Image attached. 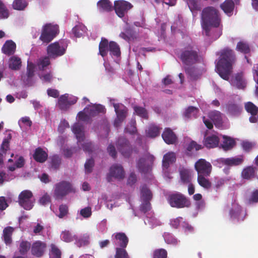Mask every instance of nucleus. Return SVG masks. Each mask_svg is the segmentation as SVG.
<instances>
[{"label": "nucleus", "mask_w": 258, "mask_h": 258, "mask_svg": "<svg viewBox=\"0 0 258 258\" xmlns=\"http://www.w3.org/2000/svg\"><path fill=\"white\" fill-rule=\"evenodd\" d=\"M221 23V18L219 11L214 7L205 8L201 14V24L207 36L217 39L222 32L218 31L216 34H213L214 28H218Z\"/></svg>", "instance_id": "nucleus-1"}, {"label": "nucleus", "mask_w": 258, "mask_h": 258, "mask_svg": "<svg viewBox=\"0 0 258 258\" xmlns=\"http://www.w3.org/2000/svg\"><path fill=\"white\" fill-rule=\"evenodd\" d=\"M236 55L234 51L226 47L221 53V57L216 65L217 72L224 80H228L232 69V65L236 61Z\"/></svg>", "instance_id": "nucleus-2"}, {"label": "nucleus", "mask_w": 258, "mask_h": 258, "mask_svg": "<svg viewBox=\"0 0 258 258\" xmlns=\"http://www.w3.org/2000/svg\"><path fill=\"white\" fill-rule=\"evenodd\" d=\"M68 45V41L65 39L51 43L47 47V54L52 58L62 56L65 53Z\"/></svg>", "instance_id": "nucleus-3"}, {"label": "nucleus", "mask_w": 258, "mask_h": 258, "mask_svg": "<svg viewBox=\"0 0 258 258\" xmlns=\"http://www.w3.org/2000/svg\"><path fill=\"white\" fill-rule=\"evenodd\" d=\"M180 59L184 64L191 66L200 62L202 57L199 55V51L191 47H187L181 52Z\"/></svg>", "instance_id": "nucleus-4"}, {"label": "nucleus", "mask_w": 258, "mask_h": 258, "mask_svg": "<svg viewBox=\"0 0 258 258\" xmlns=\"http://www.w3.org/2000/svg\"><path fill=\"white\" fill-rule=\"evenodd\" d=\"M75 192V189L69 182L61 181L55 185L54 197L56 200H62L69 193Z\"/></svg>", "instance_id": "nucleus-5"}, {"label": "nucleus", "mask_w": 258, "mask_h": 258, "mask_svg": "<svg viewBox=\"0 0 258 258\" xmlns=\"http://www.w3.org/2000/svg\"><path fill=\"white\" fill-rule=\"evenodd\" d=\"M168 202L172 207L178 209L188 208L191 205L189 200L179 192L170 195L169 196Z\"/></svg>", "instance_id": "nucleus-6"}, {"label": "nucleus", "mask_w": 258, "mask_h": 258, "mask_svg": "<svg viewBox=\"0 0 258 258\" xmlns=\"http://www.w3.org/2000/svg\"><path fill=\"white\" fill-rule=\"evenodd\" d=\"M58 32L57 25L47 24L43 27L39 39L44 43H48L55 37Z\"/></svg>", "instance_id": "nucleus-7"}, {"label": "nucleus", "mask_w": 258, "mask_h": 258, "mask_svg": "<svg viewBox=\"0 0 258 258\" xmlns=\"http://www.w3.org/2000/svg\"><path fill=\"white\" fill-rule=\"evenodd\" d=\"M33 194L29 190H24L20 192L18 197L19 205L26 210H31L34 205Z\"/></svg>", "instance_id": "nucleus-8"}, {"label": "nucleus", "mask_w": 258, "mask_h": 258, "mask_svg": "<svg viewBox=\"0 0 258 258\" xmlns=\"http://www.w3.org/2000/svg\"><path fill=\"white\" fill-rule=\"evenodd\" d=\"M113 106L116 115V117L114 121V125L116 127H118L126 117L128 109L125 106L121 103H113Z\"/></svg>", "instance_id": "nucleus-9"}, {"label": "nucleus", "mask_w": 258, "mask_h": 258, "mask_svg": "<svg viewBox=\"0 0 258 258\" xmlns=\"http://www.w3.org/2000/svg\"><path fill=\"white\" fill-rule=\"evenodd\" d=\"M116 147L122 155L125 158H129L133 153V148L127 139L120 137L116 143Z\"/></svg>", "instance_id": "nucleus-10"}, {"label": "nucleus", "mask_w": 258, "mask_h": 258, "mask_svg": "<svg viewBox=\"0 0 258 258\" xmlns=\"http://www.w3.org/2000/svg\"><path fill=\"white\" fill-rule=\"evenodd\" d=\"M195 168L198 175H205L206 176H210L212 171L211 163L205 159H199L195 164Z\"/></svg>", "instance_id": "nucleus-11"}, {"label": "nucleus", "mask_w": 258, "mask_h": 258, "mask_svg": "<svg viewBox=\"0 0 258 258\" xmlns=\"http://www.w3.org/2000/svg\"><path fill=\"white\" fill-rule=\"evenodd\" d=\"M132 7L133 5L125 1L119 0L114 2V9L116 15L120 18H123Z\"/></svg>", "instance_id": "nucleus-12"}, {"label": "nucleus", "mask_w": 258, "mask_h": 258, "mask_svg": "<svg viewBox=\"0 0 258 258\" xmlns=\"http://www.w3.org/2000/svg\"><path fill=\"white\" fill-rule=\"evenodd\" d=\"M124 175L125 172L123 167L120 164H115L110 167L109 173L107 176V180L108 182H111L112 177L118 180L122 179Z\"/></svg>", "instance_id": "nucleus-13"}, {"label": "nucleus", "mask_w": 258, "mask_h": 258, "mask_svg": "<svg viewBox=\"0 0 258 258\" xmlns=\"http://www.w3.org/2000/svg\"><path fill=\"white\" fill-rule=\"evenodd\" d=\"M244 160L243 155L230 158H221L219 159V162L227 166H237L241 165Z\"/></svg>", "instance_id": "nucleus-14"}, {"label": "nucleus", "mask_w": 258, "mask_h": 258, "mask_svg": "<svg viewBox=\"0 0 258 258\" xmlns=\"http://www.w3.org/2000/svg\"><path fill=\"white\" fill-rule=\"evenodd\" d=\"M225 109L227 114L237 116L240 114L242 107L235 101H229L225 105Z\"/></svg>", "instance_id": "nucleus-15"}, {"label": "nucleus", "mask_w": 258, "mask_h": 258, "mask_svg": "<svg viewBox=\"0 0 258 258\" xmlns=\"http://www.w3.org/2000/svg\"><path fill=\"white\" fill-rule=\"evenodd\" d=\"M47 245L46 244L40 240L33 242L31 246V253L37 257H40L44 254Z\"/></svg>", "instance_id": "nucleus-16"}, {"label": "nucleus", "mask_w": 258, "mask_h": 258, "mask_svg": "<svg viewBox=\"0 0 258 258\" xmlns=\"http://www.w3.org/2000/svg\"><path fill=\"white\" fill-rule=\"evenodd\" d=\"M84 110L90 115V117H94L100 113L104 114L106 112L105 107L101 104H95L89 107H86Z\"/></svg>", "instance_id": "nucleus-17"}, {"label": "nucleus", "mask_w": 258, "mask_h": 258, "mask_svg": "<svg viewBox=\"0 0 258 258\" xmlns=\"http://www.w3.org/2000/svg\"><path fill=\"white\" fill-rule=\"evenodd\" d=\"M113 242L119 248H125L128 243V238L124 233L118 232L114 234Z\"/></svg>", "instance_id": "nucleus-18"}, {"label": "nucleus", "mask_w": 258, "mask_h": 258, "mask_svg": "<svg viewBox=\"0 0 258 258\" xmlns=\"http://www.w3.org/2000/svg\"><path fill=\"white\" fill-rule=\"evenodd\" d=\"M162 137L164 142L168 145L175 144L177 139L175 133L170 128H165Z\"/></svg>", "instance_id": "nucleus-19"}, {"label": "nucleus", "mask_w": 258, "mask_h": 258, "mask_svg": "<svg viewBox=\"0 0 258 258\" xmlns=\"http://www.w3.org/2000/svg\"><path fill=\"white\" fill-rule=\"evenodd\" d=\"M219 141V138L217 136L213 135L205 137L203 141V144L207 148L211 149L218 147Z\"/></svg>", "instance_id": "nucleus-20"}, {"label": "nucleus", "mask_w": 258, "mask_h": 258, "mask_svg": "<svg viewBox=\"0 0 258 258\" xmlns=\"http://www.w3.org/2000/svg\"><path fill=\"white\" fill-rule=\"evenodd\" d=\"M15 228L12 226H7L3 229V239L7 245H10L13 242L12 235Z\"/></svg>", "instance_id": "nucleus-21"}, {"label": "nucleus", "mask_w": 258, "mask_h": 258, "mask_svg": "<svg viewBox=\"0 0 258 258\" xmlns=\"http://www.w3.org/2000/svg\"><path fill=\"white\" fill-rule=\"evenodd\" d=\"M33 158L37 162L43 163L48 158V154L40 147L36 148L33 154Z\"/></svg>", "instance_id": "nucleus-22"}, {"label": "nucleus", "mask_w": 258, "mask_h": 258, "mask_svg": "<svg viewBox=\"0 0 258 258\" xmlns=\"http://www.w3.org/2000/svg\"><path fill=\"white\" fill-rule=\"evenodd\" d=\"M98 11L101 13L109 12L112 11L113 6L109 0H100L97 3Z\"/></svg>", "instance_id": "nucleus-23"}, {"label": "nucleus", "mask_w": 258, "mask_h": 258, "mask_svg": "<svg viewBox=\"0 0 258 258\" xmlns=\"http://www.w3.org/2000/svg\"><path fill=\"white\" fill-rule=\"evenodd\" d=\"M16 48L15 43L12 40H9L6 41L2 48V51L4 54L9 56L15 53Z\"/></svg>", "instance_id": "nucleus-24"}, {"label": "nucleus", "mask_w": 258, "mask_h": 258, "mask_svg": "<svg viewBox=\"0 0 258 258\" xmlns=\"http://www.w3.org/2000/svg\"><path fill=\"white\" fill-rule=\"evenodd\" d=\"M72 130L78 140V143L84 140L85 135L83 131V126L82 124L80 123H75L73 126Z\"/></svg>", "instance_id": "nucleus-25"}, {"label": "nucleus", "mask_w": 258, "mask_h": 258, "mask_svg": "<svg viewBox=\"0 0 258 258\" xmlns=\"http://www.w3.org/2000/svg\"><path fill=\"white\" fill-rule=\"evenodd\" d=\"M179 175L181 182L187 184L191 182V172L190 169L184 167L179 169Z\"/></svg>", "instance_id": "nucleus-26"}, {"label": "nucleus", "mask_w": 258, "mask_h": 258, "mask_svg": "<svg viewBox=\"0 0 258 258\" xmlns=\"http://www.w3.org/2000/svg\"><path fill=\"white\" fill-rule=\"evenodd\" d=\"M234 7L235 4L233 0H225L220 5L221 9L229 16L233 14Z\"/></svg>", "instance_id": "nucleus-27"}, {"label": "nucleus", "mask_w": 258, "mask_h": 258, "mask_svg": "<svg viewBox=\"0 0 258 258\" xmlns=\"http://www.w3.org/2000/svg\"><path fill=\"white\" fill-rule=\"evenodd\" d=\"M9 68L12 70L18 71L22 66V61L20 57L17 56H11L8 62Z\"/></svg>", "instance_id": "nucleus-28"}, {"label": "nucleus", "mask_w": 258, "mask_h": 258, "mask_svg": "<svg viewBox=\"0 0 258 258\" xmlns=\"http://www.w3.org/2000/svg\"><path fill=\"white\" fill-rule=\"evenodd\" d=\"M205 175H198L197 181L199 184L205 189H210L212 186V182Z\"/></svg>", "instance_id": "nucleus-29"}, {"label": "nucleus", "mask_w": 258, "mask_h": 258, "mask_svg": "<svg viewBox=\"0 0 258 258\" xmlns=\"http://www.w3.org/2000/svg\"><path fill=\"white\" fill-rule=\"evenodd\" d=\"M176 160V156L173 152H168L163 156L162 165L165 168H168L170 164L174 162Z\"/></svg>", "instance_id": "nucleus-30"}, {"label": "nucleus", "mask_w": 258, "mask_h": 258, "mask_svg": "<svg viewBox=\"0 0 258 258\" xmlns=\"http://www.w3.org/2000/svg\"><path fill=\"white\" fill-rule=\"evenodd\" d=\"M109 43L107 39L102 38L99 45V53L102 56H105L109 51Z\"/></svg>", "instance_id": "nucleus-31"}, {"label": "nucleus", "mask_w": 258, "mask_h": 258, "mask_svg": "<svg viewBox=\"0 0 258 258\" xmlns=\"http://www.w3.org/2000/svg\"><path fill=\"white\" fill-rule=\"evenodd\" d=\"M223 138L221 147L224 151L230 150L235 145V142L233 139L226 136H223Z\"/></svg>", "instance_id": "nucleus-32"}, {"label": "nucleus", "mask_w": 258, "mask_h": 258, "mask_svg": "<svg viewBox=\"0 0 258 258\" xmlns=\"http://www.w3.org/2000/svg\"><path fill=\"white\" fill-rule=\"evenodd\" d=\"M236 50L245 54L249 53L250 52L249 44L246 41L243 40H241L237 43Z\"/></svg>", "instance_id": "nucleus-33"}, {"label": "nucleus", "mask_w": 258, "mask_h": 258, "mask_svg": "<svg viewBox=\"0 0 258 258\" xmlns=\"http://www.w3.org/2000/svg\"><path fill=\"white\" fill-rule=\"evenodd\" d=\"M255 169L254 167L251 166L244 168L241 172L242 177L247 180L253 177L255 175Z\"/></svg>", "instance_id": "nucleus-34"}, {"label": "nucleus", "mask_w": 258, "mask_h": 258, "mask_svg": "<svg viewBox=\"0 0 258 258\" xmlns=\"http://www.w3.org/2000/svg\"><path fill=\"white\" fill-rule=\"evenodd\" d=\"M233 85L238 89H244L246 86V83L243 79V75L241 73H238L235 76L233 81Z\"/></svg>", "instance_id": "nucleus-35"}, {"label": "nucleus", "mask_w": 258, "mask_h": 258, "mask_svg": "<svg viewBox=\"0 0 258 258\" xmlns=\"http://www.w3.org/2000/svg\"><path fill=\"white\" fill-rule=\"evenodd\" d=\"M58 105L62 110H67L69 108V100L68 95L66 94L61 95L58 99Z\"/></svg>", "instance_id": "nucleus-36"}, {"label": "nucleus", "mask_w": 258, "mask_h": 258, "mask_svg": "<svg viewBox=\"0 0 258 258\" xmlns=\"http://www.w3.org/2000/svg\"><path fill=\"white\" fill-rule=\"evenodd\" d=\"M208 116L215 124H221L222 123V113L219 111H212L209 113Z\"/></svg>", "instance_id": "nucleus-37"}, {"label": "nucleus", "mask_w": 258, "mask_h": 258, "mask_svg": "<svg viewBox=\"0 0 258 258\" xmlns=\"http://www.w3.org/2000/svg\"><path fill=\"white\" fill-rule=\"evenodd\" d=\"M12 139V135L8 134L7 136L4 139L1 146L0 151L7 155V152L10 151V142Z\"/></svg>", "instance_id": "nucleus-38"}, {"label": "nucleus", "mask_w": 258, "mask_h": 258, "mask_svg": "<svg viewBox=\"0 0 258 258\" xmlns=\"http://www.w3.org/2000/svg\"><path fill=\"white\" fill-rule=\"evenodd\" d=\"M109 51L111 55L117 57L119 56L121 54L120 47L117 43L114 41H110L109 42Z\"/></svg>", "instance_id": "nucleus-39"}, {"label": "nucleus", "mask_w": 258, "mask_h": 258, "mask_svg": "<svg viewBox=\"0 0 258 258\" xmlns=\"http://www.w3.org/2000/svg\"><path fill=\"white\" fill-rule=\"evenodd\" d=\"M133 109L137 115L145 119H148V112L145 108L138 105H135L133 107Z\"/></svg>", "instance_id": "nucleus-40"}, {"label": "nucleus", "mask_w": 258, "mask_h": 258, "mask_svg": "<svg viewBox=\"0 0 258 258\" xmlns=\"http://www.w3.org/2000/svg\"><path fill=\"white\" fill-rule=\"evenodd\" d=\"M242 212V208L238 204L234 205L230 210L229 214L232 219H239V216Z\"/></svg>", "instance_id": "nucleus-41"}, {"label": "nucleus", "mask_w": 258, "mask_h": 258, "mask_svg": "<svg viewBox=\"0 0 258 258\" xmlns=\"http://www.w3.org/2000/svg\"><path fill=\"white\" fill-rule=\"evenodd\" d=\"M60 237L63 241L66 242H72L78 238L76 235H73L71 232L66 230L61 232Z\"/></svg>", "instance_id": "nucleus-42"}, {"label": "nucleus", "mask_w": 258, "mask_h": 258, "mask_svg": "<svg viewBox=\"0 0 258 258\" xmlns=\"http://www.w3.org/2000/svg\"><path fill=\"white\" fill-rule=\"evenodd\" d=\"M28 5L26 0H14L12 7L14 10L23 11Z\"/></svg>", "instance_id": "nucleus-43"}, {"label": "nucleus", "mask_w": 258, "mask_h": 258, "mask_svg": "<svg viewBox=\"0 0 258 258\" xmlns=\"http://www.w3.org/2000/svg\"><path fill=\"white\" fill-rule=\"evenodd\" d=\"M49 255L52 258H61V252L56 245H50Z\"/></svg>", "instance_id": "nucleus-44"}, {"label": "nucleus", "mask_w": 258, "mask_h": 258, "mask_svg": "<svg viewBox=\"0 0 258 258\" xmlns=\"http://www.w3.org/2000/svg\"><path fill=\"white\" fill-rule=\"evenodd\" d=\"M147 136L151 138H155L159 135L160 128L154 124H151L147 130Z\"/></svg>", "instance_id": "nucleus-45"}, {"label": "nucleus", "mask_w": 258, "mask_h": 258, "mask_svg": "<svg viewBox=\"0 0 258 258\" xmlns=\"http://www.w3.org/2000/svg\"><path fill=\"white\" fill-rule=\"evenodd\" d=\"M145 158H141L137 163V167L141 173H146L150 170V166L145 164Z\"/></svg>", "instance_id": "nucleus-46"}, {"label": "nucleus", "mask_w": 258, "mask_h": 258, "mask_svg": "<svg viewBox=\"0 0 258 258\" xmlns=\"http://www.w3.org/2000/svg\"><path fill=\"white\" fill-rule=\"evenodd\" d=\"M244 107L246 111L251 115H256L258 113V107L251 102L246 103Z\"/></svg>", "instance_id": "nucleus-47"}, {"label": "nucleus", "mask_w": 258, "mask_h": 258, "mask_svg": "<svg viewBox=\"0 0 258 258\" xmlns=\"http://www.w3.org/2000/svg\"><path fill=\"white\" fill-rule=\"evenodd\" d=\"M141 195L143 200H150L152 199L151 191L145 184L141 186Z\"/></svg>", "instance_id": "nucleus-48"}, {"label": "nucleus", "mask_w": 258, "mask_h": 258, "mask_svg": "<svg viewBox=\"0 0 258 258\" xmlns=\"http://www.w3.org/2000/svg\"><path fill=\"white\" fill-rule=\"evenodd\" d=\"M199 112V109L194 106H189L184 112V116L187 118L194 117L196 118Z\"/></svg>", "instance_id": "nucleus-49"}, {"label": "nucleus", "mask_w": 258, "mask_h": 258, "mask_svg": "<svg viewBox=\"0 0 258 258\" xmlns=\"http://www.w3.org/2000/svg\"><path fill=\"white\" fill-rule=\"evenodd\" d=\"M247 204L251 205L258 203V189H254L246 199Z\"/></svg>", "instance_id": "nucleus-50"}, {"label": "nucleus", "mask_w": 258, "mask_h": 258, "mask_svg": "<svg viewBox=\"0 0 258 258\" xmlns=\"http://www.w3.org/2000/svg\"><path fill=\"white\" fill-rule=\"evenodd\" d=\"M31 247L30 242L27 241H24L21 242L19 248V252L22 255L26 254L29 251Z\"/></svg>", "instance_id": "nucleus-51"}, {"label": "nucleus", "mask_w": 258, "mask_h": 258, "mask_svg": "<svg viewBox=\"0 0 258 258\" xmlns=\"http://www.w3.org/2000/svg\"><path fill=\"white\" fill-rule=\"evenodd\" d=\"M167 251L164 248L156 249L153 253V258H167Z\"/></svg>", "instance_id": "nucleus-52"}, {"label": "nucleus", "mask_w": 258, "mask_h": 258, "mask_svg": "<svg viewBox=\"0 0 258 258\" xmlns=\"http://www.w3.org/2000/svg\"><path fill=\"white\" fill-rule=\"evenodd\" d=\"M115 258H130V256L125 250L123 248L116 247L115 249Z\"/></svg>", "instance_id": "nucleus-53"}, {"label": "nucleus", "mask_w": 258, "mask_h": 258, "mask_svg": "<svg viewBox=\"0 0 258 258\" xmlns=\"http://www.w3.org/2000/svg\"><path fill=\"white\" fill-rule=\"evenodd\" d=\"M9 15V10L4 3L0 0V19H7Z\"/></svg>", "instance_id": "nucleus-54"}, {"label": "nucleus", "mask_w": 258, "mask_h": 258, "mask_svg": "<svg viewBox=\"0 0 258 258\" xmlns=\"http://www.w3.org/2000/svg\"><path fill=\"white\" fill-rule=\"evenodd\" d=\"M187 4L191 12L194 11H200L201 9V5L198 0H187Z\"/></svg>", "instance_id": "nucleus-55"}, {"label": "nucleus", "mask_w": 258, "mask_h": 258, "mask_svg": "<svg viewBox=\"0 0 258 258\" xmlns=\"http://www.w3.org/2000/svg\"><path fill=\"white\" fill-rule=\"evenodd\" d=\"M60 163L61 160L58 156L54 155L52 156L50 162L51 168L54 170L57 169L59 167Z\"/></svg>", "instance_id": "nucleus-56"}, {"label": "nucleus", "mask_w": 258, "mask_h": 258, "mask_svg": "<svg viewBox=\"0 0 258 258\" xmlns=\"http://www.w3.org/2000/svg\"><path fill=\"white\" fill-rule=\"evenodd\" d=\"M50 63V61L49 60V57L46 56L42 59L39 60V61L38 63L39 68L40 70H44V68L46 67Z\"/></svg>", "instance_id": "nucleus-57"}, {"label": "nucleus", "mask_w": 258, "mask_h": 258, "mask_svg": "<svg viewBox=\"0 0 258 258\" xmlns=\"http://www.w3.org/2000/svg\"><path fill=\"white\" fill-rule=\"evenodd\" d=\"M78 117L79 120L88 122L90 120V116L87 112L84 110L83 111H80L78 113Z\"/></svg>", "instance_id": "nucleus-58"}, {"label": "nucleus", "mask_w": 258, "mask_h": 258, "mask_svg": "<svg viewBox=\"0 0 258 258\" xmlns=\"http://www.w3.org/2000/svg\"><path fill=\"white\" fill-rule=\"evenodd\" d=\"M94 165V161L93 158L88 159L85 164V168L86 172L90 173L92 171V168Z\"/></svg>", "instance_id": "nucleus-59"}, {"label": "nucleus", "mask_w": 258, "mask_h": 258, "mask_svg": "<svg viewBox=\"0 0 258 258\" xmlns=\"http://www.w3.org/2000/svg\"><path fill=\"white\" fill-rule=\"evenodd\" d=\"M149 201L150 200H144L143 203L141 204L140 206V210L142 212L146 213L150 210L151 207Z\"/></svg>", "instance_id": "nucleus-60"}, {"label": "nucleus", "mask_w": 258, "mask_h": 258, "mask_svg": "<svg viewBox=\"0 0 258 258\" xmlns=\"http://www.w3.org/2000/svg\"><path fill=\"white\" fill-rule=\"evenodd\" d=\"M80 215L84 218H89L92 215L91 208L87 207L80 211Z\"/></svg>", "instance_id": "nucleus-61"}, {"label": "nucleus", "mask_w": 258, "mask_h": 258, "mask_svg": "<svg viewBox=\"0 0 258 258\" xmlns=\"http://www.w3.org/2000/svg\"><path fill=\"white\" fill-rule=\"evenodd\" d=\"M59 211L58 217L62 218L68 214V207L66 205H61L59 207Z\"/></svg>", "instance_id": "nucleus-62"}, {"label": "nucleus", "mask_w": 258, "mask_h": 258, "mask_svg": "<svg viewBox=\"0 0 258 258\" xmlns=\"http://www.w3.org/2000/svg\"><path fill=\"white\" fill-rule=\"evenodd\" d=\"M83 27L82 26L77 25L73 28L72 32L75 36L79 38L82 36V32L83 31Z\"/></svg>", "instance_id": "nucleus-63"}, {"label": "nucleus", "mask_w": 258, "mask_h": 258, "mask_svg": "<svg viewBox=\"0 0 258 258\" xmlns=\"http://www.w3.org/2000/svg\"><path fill=\"white\" fill-rule=\"evenodd\" d=\"M203 148L201 145L198 144L195 141H191L187 147V150L188 151H192L194 149H195L196 151H198Z\"/></svg>", "instance_id": "nucleus-64"}]
</instances>
